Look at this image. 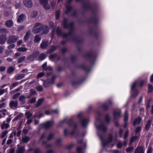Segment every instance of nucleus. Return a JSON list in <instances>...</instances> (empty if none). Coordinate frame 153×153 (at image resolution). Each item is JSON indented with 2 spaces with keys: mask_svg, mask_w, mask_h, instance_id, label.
Segmentation results:
<instances>
[{
  "mask_svg": "<svg viewBox=\"0 0 153 153\" xmlns=\"http://www.w3.org/2000/svg\"><path fill=\"white\" fill-rule=\"evenodd\" d=\"M25 150L24 148L22 147L19 148L18 150V153H23Z\"/></svg>",
  "mask_w": 153,
  "mask_h": 153,
  "instance_id": "36",
  "label": "nucleus"
},
{
  "mask_svg": "<svg viewBox=\"0 0 153 153\" xmlns=\"http://www.w3.org/2000/svg\"><path fill=\"white\" fill-rule=\"evenodd\" d=\"M23 132L25 134H26L28 132V130L27 129H24L23 130Z\"/></svg>",
  "mask_w": 153,
  "mask_h": 153,
  "instance_id": "64",
  "label": "nucleus"
},
{
  "mask_svg": "<svg viewBox=\"0 0 153 153\" xmlns=\"http://www.w3.org/2000/svg\"><path fill=\"white\" fill-rule=\"evenodd\" d=\"M46 57L45 55L44 54H42L39 56V59L41 60L44 59Z\"/></svg>",
  "mask_w": 153,
  "mask_h": 153,
  "instance_id": "30",
  "label": "nucleus"
},
{
  "mask_svg": "<svg viewBox=\"0 0 153 153\" xmlns=\"http://www.w3.org/2000/svg\"><path fill=\"white\" fill-rule=\"evenodd\" d=\"M44 75V74L42 72H41L40 73L38 74L37 76L39 78H40L43 76Z\"/></svg>",
  "mask_w": 153,
  "mask_h": 153,
  "instance_id": "52",
  "label": "nucleus"
},
{
  "mask_svg": "<svg viewBox=\"0 0 153 153\" xmlns=\"http://www.w3.org/2000/svg\"><path fill=\"white\" fill-rule=\"evenodd\" d=\"M20 94L19 92L17 93L16 94L14 95H13V99H16L19 95H20Z\"/></svg>",
  "mask_w": 153,
  "mask_h": 153,
  "instance_id": "41",
  "label": "nucleus"
},
{
  "mask_svg": "<svg viewBox=\"0 0 153 153\" xmlns=\"http://www.w3.org/2000/svg\"><path fill=\"white\" fill-rule=\"evenodd\" d=\"M7 110L4 109L2 110H0V112L2 113L4 115H5L6 114V112H7Z\"/></svg>",
  "mask_w": 153,
  "mask_h": 153,
  "instance_id": "48",
  "label": "nucleus"
},
{
  "mask_svg": "<svg viewBox=\"0 0 153 153\" xmlns=\"http://www.w3.org/2000/svg\"><path fill=\"white\" fill-rule=\"evenodd\" d=\"M136 84V82H134L133 83L131 86V92L132 94V96L134 97H136L137 95L138 94V91L137 90H134Z\"/></svg>",
  "mask_w": 153,
  "mask_h": 153,
  "instance_id": "2",
  "label": "nucleus"
},
{
  "mask_svg": "<svg viewBox=\"0 0 153 153\" xmlns=\"http://www.w3.org/2000/svg\"><path fill=\"white\" fill-rule=\"evenodd\" d=\"M21 4L19 1L18 3L15 4V6L16 9H18L21 6Z\"/></svg>",
  "mask_w": 153,
  "mask_h": 153,
  "instance_id": "46",
  "label": "nucleus"
},
{
  "mask_svg": "<svg viewBox=\"0 0 153 153\" xmlns=\"http://www.w3.org/2000/svg\"><path fill=\"white\" fill-rule=\"evenodd\" d=\"M17 39V37L15 36H10L9 37L7 43L8 44H9L15 42Z\"/></svg>",
  "mask_w": 153,
  "mask_h": 153,
  "instance_id": "5",
  "label": "nucleus"
},
{
  "mask_svg": "<svg viewBox=\"0 0 153 153\" xmlns=\"http://www.w3.org/2000/svg\"><path fill=\"white\" fill-rule=\"evenodd\" d=\"M37 14V11H34L31 14V17L32 18L35 17L36 16Z\"/></svg>",
  "mask_w": 153,
  "mask_h": 153,
  "instance_id": "38",
  "label": "nucleus"
},
{
  "mask_svg": "<svg viewBox=\"0 0 153 153\" xmlns=\"http://www.w3.org/2000/svg\"><path fill=\"white\" fill-rule=\"evenodd\" d=\"M5 91L4 89H0V95H2L4 94Z\"/></svg>",
  "mask_w": 153,
  "mask_h": 153,
  "instance_id": "53",
  "label": "nucleus"
},
{
  "mask_svg": "<svg viewBox=\"0 0 153 153\" xmlns=\"http://www.w3.org/2000/svg\"><path fill=\"white\" fill-rule=\"evenodd\" d=\"M19 84V82H16L13 83L11 86L10 87V90L12 89L13 88Z\"/></svg>",
  "mask_w": 153,
  "mask_h": 153,
  "instance_id": "34",
  "label": "nucleus"
},
{
  "mask_svg": "<svg viewBox=\"0 0 153 153\" xmlns=\"http://www.w3.org/2000/svg\"><path fill=\"white\" fill-rule=\"evenodd\" d=\"M150 80L151 82L153 83V74L151 76Z\"/></svg>",
  "mask_w": 153,
  "mask_h": 153,
  "instance_id": "63",
  "label": "nucleus"
},
{
  "mask_svg": "<svg viewBox=\"0 0 153 153\" xmlns=\"http://www.w3.org/2000/svg\"><path fill=\"white\" fill-rule=\"evenodd\" d=\"M6 68L2 66L0 67V71H3L5 70Z\"/></svg>",
  "mask_w": 153,
  "mask_h": 153,
  "instance_id": "57",
  "label": "nucleus"
},
{
  "mask_svg": "<svg viewBox=\"0 0 153 153\" xmlns=\"http://www.w3.org/2000/svg\"><path fill=\"white\" fill-rule=\"evenodd\" d=\"M128 131H126L125 133V134H124V139L125 140L127 137L128 136Z\"/></svg>",
  "mask_w": 153,
  "mask_h": 153,
  "instance_id": "51",
  "label": "nucleus"
},
{
  "mask_svg": "<svg viewBox=\"0 0 153 153\" xmlns=\"http://www.w3.org/2000/svg\"><path fill=\"white\" fill-rule=\"evenodd\" d=\"M53 134H49L48 137V140H51V139L53 137Z\"/></svg>",
  "mask_w": 153,
  "mask_h": 153,
  "instance_id": "61",
  "label": "nucleus"
},
{
  "mask_svg": "<svg viewBox=\"0 0 153 153\" xmlns=\"http://www.w3.org/2000/svg\"><path fill=\"white\" fill-rule=\"evenodd\" d=\"M27 50L26 48H19L17 51L21 52H24L26 51Z\"/></svg>",
  "mask_w": 153,
  "mask_h": 153,
  "instance_id": "29",
  "label": "nucleus"
},
{
  "mask_svg": "<svg viewBox=\"0 0 153 153\" xmlns=\"http://www.w3.org/2000/svg\"><path fill=\"white\" fill-rule=\"evenodd\" d=\"M133 149V148L132 147H128L126 149V151L127 152H131Z\"/></svg>",
  "mask_w": 153,
  "mask_h": 153,
  "instance_id": "42",
  "label": "nucleus"
},
{
  "mask_svg": "<svg viewBox=\"0 0 153 153\" xmlns=\"http://www.w3.org/2000/svg\"><path fill=\"white\" fill-rule=\"evenodd\" d=\"M18 105V101H12L9 103L10 107L13 109L17 108Z\"/></svg>",
  "mask_w": 153,
  "mask_h": 153,
  "instance_id": "3",
  "label": "nucleus"
},
{
  "mask_svg": "<svg viewBox=\"0 0 153 153\" xmlns=\"http://www.w3.org/2000/svg\"><path fill=\"white\" fill-rule=\"evenodd\" d=\"M56 31L58 35H61V30L60 29L59 27L57 28Z\"/></svg>",
  "mask_w": 153,
  "mask_h": 153,
  "instance_id": "44",
  "label": "nucleus"
},
{
  "mask_svg": "<svg viewBox=\"0 0 153 153\" xmlns=\"http://www.w3.org/2000/svg\"><path fill=\"white\" fill-rule=\"evenodd\" d=\"M141 129V128L140 127H138L136 128L135 130V132L137 133L139 132Z\"/></svg>",
  "mask_w": 153,
  "mask_h": 153,
  "instance_id": "54",
  "label": "nucleus"
},
{
  "mask_svg": "<svg viewBox=\"0 0 153 153\" xmlns=\"http://www.w3.org/2000/svg\"><path fill=\"white\" fill-rule=\"evenodd\" d=\"M48 42L47 41H45L42 42L40 45L41 48L44 49L46 48L48 45Z\"/></svg>",
  "mask_w": 153,
  "mask_h": 153,
  "instance_id": "13",
  "label": "nucleus"
},
{
  "mask_svg": "<svg viewBox=\"0 0 153 153\" xmlns=\"http://www.w3.org/2000/svg\"><path fill=\"white\" fill-rule=\"evenodd\" d=\"M30 34V31H28L27 32L25 35L24 37V40L25 41H27Z\"/></svg>",
  "mask_w": 153,
  "mask_h": 153,
  "instance_id": "18",
  "label": "nucleus"
},
{
  "mask_svg": "<svg viewBox=\"0 0 153 153\" xmlns=\"http://www.w3.org/2000/svg\"><path fill=\"white\" fill-rule=\"evenodd\" d=\"M23 3L27 7H31L33 6V2L31 0H24Z\"/></svg>",
  "mask_w": 153,
  "mask_h": 153,
  "instance_id": "6",
  "label": "nucleus"
},
{
  "mask_svg": "<svg viewBox=\"0 0 153 153\" xmlns=\"http://www.w3.org/2000/svg\"><path fill=\"white\" fill-rule=\"evenodd\" d=\"M41 40L40 37L38 35H36L34 38V40L36 42H39Z\"/></svg>",
  "mask_w": 153,
  "mask_h": 153,
  "instance_id": "27",
  "label": "nucleus"
},
{
  "mask_svg": "<svg viewBox=\"0 0 153 153\" xmlns=\"http://www.w3.org/2000/svg\"><path fill=\"white\" fill-rule=\"evenodd\" d=\"M16 46V45L14 44H11L7 47V48L8 49H11L14 48Z\"/></svg>",
  "mask_w": 153,
  "mask_h": 153,
  "instance_id": "43",
  "label": "nucleus"
},
{
  "mask_svg": "<svg viewBox=\"0 0 153 153\" xmlns=\"http://www.w3.org/2000/svg\"><path fill=\"white\" fill-rule=\"evenodd\" d=\"M25 99L26 97L25 96L22 95L19 97V100L22 104H24L25 102Z\"/></svg>",
  "mask_w": 153,
  "mask_h": 153,
  "instance_id": "14",
  "label": "nucleus"
},
{
  "mask_svg": "<svg viewBox=\"0 0 153 153\" xmlns=\"http://www.w3.org/2000/svg\"><path fill=\"white\" fill-rule=\"evenodd\" d=\"M14 70V68L13 67H10L8 68L7 70V72L8 73H10L12 72Z\"/></svg>",
  "mask_w": 153,
  "mask_h": 153,
  "instance_id": "32",
  "label": "nucleus"
},
{
  "mask_svg": "<svg viewBox=\"0 0 153 153\" xmlns=\"http://www.w3.org/2000/svg\"><path fill=\"white\" fill-rule=\"evenodd\" d=\"M122 144L121 143L119 142L117 144V147L118 148H120L121 147Z\"/></svg>",
  "mask_w": 153,
  "mask_h": 153,
  "instance_id": "55",
  "label": "nucleus"
},
{
  "mask_svg": "<svg viewBox=\"0 0 153 153\" xmlns=\"http://www.w3.org/2000/svg\"><path fill=\"white\" fill-rule=\"evenodd\" d=\"M141 119L140 117H138L136 119L134 122L133 125L135 126L136 124H139L141 121Z\"/></svg>",
  "mask_w": 153,
  "mask_h": 153,
  "instance_id": "17",
  "label": "nucleus"
},
{
  "mask_svg": "<svg viewBox=\"0 0 153 153\" xmlns=\"http://www.w3.org/2000/svg\"><path fill=\"white\" fill-rule=\"evenodd\" d=\"M60 14V12L59 10H57L55 16L56 18V19H58Z\"/></svg>",
  "mask_w": 153,
  "mask_h": 153,
  "instance_id": "40",
  "label": "nucleus"
},
{
  "mask_svg": "<svg viewBox=\"0 0 153 153\" xmlns=\"http://www.w3.org/2000/svg\"><path fill=\"white\" fill-rule=\"evenodd\" d=\"M13 24V22L11 20H8L5 23V25L8 27H11Z\"/></svg>",
  "mask_w": 153,
  "mask_h": 153,
  "instance_id": "11",
  "label": "nucleus"
},
{
  "mask_svg": "<svg viewBox=\"0 0 153 153\" xmlns=\"http://www.w3.org/2000/svg\"><path fill=\"white\" fill-rule=\"evenodd\" d=\"M22 139L24 143H27L29 141V138L27 137H23Z\"/></svg>",
  "mask_w": 153,
  "mask_h": 153,
  "instance_id": "35",
  "label": "nucleus"
},
{
  "mask_svg": "<svg viewBox=\"0 0 153 153\" xmlns=\"http://www.w3.org/2000/svg\"><path fill=\"white\" fill-rule=\"evenodd\" d=\"M83 149L81 147H78L76 150L77 153H83Z\"/></svg>",
  "mask_w": 153,
  "mask_h": 153,
  "instance_id": "31",
  "label": "nucleus"
},
{
  "mask_svg": "<svg viewBox=\"0 0 153 153\" xmlns=\"http://www.w3.org/2000/svg\"><path fill=\"white\" fill-rule=\"evenodd\" d=\"M152 151V147H149L147 153H151Z\"/></svg>",
  "mask_w": 153,
  "mask_h": 153,
  "instance_id": "58",
  "label": "nucleus"
},
{
  "mask_svg": "<svg viewBox=\"0 0 153 153\" xmlns=\"http://www.w3.org/2000/svg\"><path fill=\"white\" fill-rule=\"evenodd\" d=\"M40 1L45 9L48 10L50 9V7L48 3L47 0H40Z\"/></svg>",
  "mask_w": 153,
  "mask_h": 153,
  "instance_id": "4",
  "label": "nucleus"
},
{
  "mask_svg": "<svg viewBox=\"0 0 153 153\" xmlns=\"http://www.w3.org/2000/svg\"><path fill=\"white\" fill-rule=\"evenodd\" d=\"M153 91V86L150 85L149 84L148 85V92L149 93H150Z\"/></svg>",
  "mask_w": 153,
  "mask_h": 153,
  "instance_id": "26",
  "label": "nucleus"
},
{
  "mask_svg": "<svg viewBox=\"0 0 153 153\" xmlns=\"http://www.w3.org/2000/svg\"><path fill=\"white\" fill-rule=\"evenodd\" d=\"M25 18V15L23 14L20 15L18 17L17 22H21Z\"/></svg>",
  "mask_w": 153,
  "mask_h": 153,
  "instance_id": "21",
  "label": "nucleus"
},
{
  "mask_svg": "<svg viewBox=\"0 0 153 153\" xmlns=\"http://www.w3.org/2000/svg\"><path fill=\"white\" fill-rule=\"evenodd\" d=\"M12 140L11 139H8L7 142V144L8 145L12 143Z\"/></svg>",
  "mask_w": 153,
  "mask_h": 153,
  "instance_id": "56",
  "label": "nucleus"
},
{
  "mask_svg": "<svg viewBox=\"0 0 153 153\" xmlns=\"http://www.w3.org/2000/svg\"><path fill=\"white\" fill-rule=\"evenodd\" d=\"M6 106V103H3L0 104V109L4 108Z\"/></svg>",
  "mask_w": 153,
  "mask_h": 153,
  "instance_id": "49",
  "label": "nucleus"
},
{
  "mask_svg": "<svg viewBox=\"0 0 153 153\" xmlns=\"http://www.w3.org/2000/svg\"><path fill=\"white\" fill-rule=\"evenodd\" d=\"M56 76H53L52 77V80L51 81H49L48 80H47L45 81L44 82V86L47 87L48 86V84L49 83H53V80L56 78Z\"/></svg>",
  "mask_w": 153,
  "mask_h": 153,
  "instance_id": "8",
  "label": "nucleus"
},
{
  "mask_svg": "<svg viewBox=\"0 0 153 153\" xmlns=\"http://www.w3.org/2000/svg\"><path fill=\"white\" fill-rule=\"evenodd\" d=\"M151 124V121L150 120H149L146 123L145 126V128L146 130H148L150 128Z\"/></svg>",
  "mask_w": 153,
  "mask_h": 153,
  "instance_id": "23",
  "label": "nucleus"
},
{
  "mask_svg": "<svg viewBox=\"0 0 153 153\" xmlns=\"http://www.w3.org/2000/svg\"><path fill=\"white\" fill-rule=\"evenodd\" d=\"M32 122V120H31V119H29L27 121L26 124L29 125Z\"/></svg>",
  "mask_w": 153,
  "mask_h": 153,
  "instance_id": "59",
  "label": "nucleus"
},
{
  "mask_svg": "<svg viewBox=\"0 0 153 153\" xmlns=\"http://www.w3.org/2000/svg\"><path fill=\"white\" fill-rule=\"evenodd\" d=\"M115 119H117L120 117V111H115L114 114Z\"/></svg>",
  "mask_w": 153,
  "mask_h": 153,
  "instance_id": "12",
  "label": "nucleus"
},
{
  "mask_svg": "<svg viewBox=\"0 0 153 153\" xmlns=\"http://www.w3.org/2000/svg\"><path fill=\"white\" fill-rule=\"evenodd\" d=\"M43 101V100L41 98L39 99L37 103V106H39L42 102Z\"/></svg>",
  "mask_w": 153,
  "mask_h": 153,
  "instance_id": "39",
  "label": "nucleus"
},
{
  "mask_svg": "<svg viewBox=\"0 0 153 153\" xmlns=\"http://www.w3.org/2000/svg\"><path fill=\"white\" fill-rule=\"evenodd\" d=\"M4 48L2 47H0V53H2L4 51Z\"/></svg>",
  "mask_w": 153,
  "mask_h": 153,
  "instance_id": "62",
  "label": "nucleus"
},
{
  "mask_svg": "<svg viewBox=\"0 0 153 153\" xmlns=\"http://www.w3.org/2000/svg\"><path fill=\"white\" fill-rule=\"evenodd\" d=\"M26 57L25 56H23L21 58H20L17 61V62L18 63H21L22 62L24 61V60L25 59Z\"/></svg>",
  "mask_w": 153,
  "mask_h": 153,
  "instance_id": "25",
  "label": "nucleus"
},
{
  "mask_svg": "<svg viewBox=\"0 0 153 153\" xmlns=\"http://www.w3.org/2000/svg\"><path fill=\"white\" fill-rule=\"evenodd\" d=\"M8 132L7 131H5L3 132L1 135V138H4L5 136L7 134Z\"/></svg>",
  "mask_w": 153,
  "mask_h": 153,
  "instance_id": "33",
  "label": "nucleus"
},
{
  "mask_svg": "<svg viewBox=\"0 0 153 153\" xmlns=\"http://www.w3.org/2000/svg\"><path fill=\"white\" fill-rule=\"evenodd\" d=\"M36 100V99L35 98H33L31 99L30 101L29 102L31 103H33Z\"/></svg>",
  "mask_w": 153,
  "mask_h": 153,
  "instance_id": "50",
  "label": "nucleus"
},
{
  "mask_svg": "<svg viewBox=\"0 0 153 153\" xmlns=\"http://www.w3.org/2000/svg\"><path fill=\"white\" fill-rule=\"evenodd\" d=\"M134 153H144L143 147L142 146L137 147L135 149Z\"/></svg>",
  "mask_w": 153,
  "mask_h": 153,
  "instance_id": "7",
  "label": "nucleus"
},
{
  "mask_svg": "<svg viewBox=\"0 0 153 153\" xmlns=\"http://www.w3.org/2000/svg\"><path fill=\"white\" fill-rule=\"evenodd\" d=\"M6 40V37L5 35H2L0 36V43L4 44Z\"/></svg>",
  "mask_w": 153,
  "mask_h": 153,
  "instance_id": "10",
  "label": "nucleus"
},
{
  "mask_svg": "<svg viewBox=\"0 0 153 153\" xmlns=\"http://www.w3.org/2000/svg\"><path fill=\"white\" fill-rule=\"evenodd\" d=\"M42 30L44 31V34H47L49 32L48 28L47 26H43L40 23L36 24V26L33 28L32 31L34 33H36L40 32Z\"/></svg>",
  "mask_w": 153,
  "mask_h": 153,
  "instance_id": "1",
  "label": "nucleus"
},
{
  "mask_svg": "<svg viewBox=\"0 0 153 153\" xmlns=\"http://www.w3.org/2000/svg\"><path fill=\"white\" fill-rule=\"evenodd\" d=\"M47 65V62H45V64H43L42 65V68L45 70H51L52 68L51 67H46Z\"/></svg>",
  "mask_w": 153,
  "mask_h": 153,
  "instance_id": "19",
  "label": "nucleus"
},
{
  "mask_svg": "<svg viewBox=\"0 0 153 153\" xmlns=\"http://www.w3.org/2000/svg\"><path fill=\"white\" fill-rule=\"evenodd\" d=\"M128 112L127 111H125V115L124 117V121L126 122V121L128 119Z\"/></svg>",
  "mask_w": 153,
  "mask_h": 153,
  "instance_id": "37",
  "label": "nucleus"
},
{
  "mask_svg": "<svg viewBox=\"0 0 153 153\" xmlns=\"http://www.w3.org/2000/svg\"><path fill=\"white\" fill-rule=\"evenodd\" d=\"M39 54V52L38 51H36L34 52L33 54V55L34 57L37 56Z\"/></svg>",
  "mask_w": 153,
  "mask_h": 153,
  "instance_id": "47",
  "label": "nucleus"
},
{
  "mask_svg": "<svg viewBox=\"0 0 153 153\" xmlns=\"http://www.w3.org/2000/svg\"><path fill=\"white\" fill-rule=\"evenodd\" d=\"M25 115L27 119L30 118L32 115V114L30 111L26 112L25 113Z\"/></svg>",
  "mask_w": 153,
  "mask_h": 153,
  "instance_id": "24",
  "label": "nucleus"
},
{
  "mask_svg": "<svg viewBox=\"0 0 153 153\" xmlns=\"http://www.w3.org/2000/svg\"><path fill=\"white\" fill-rule=\"evenodd\" d=\"M9 126V124L6 123L4 121L3 122L1 126V128L2 129H4V128L7 129L8 128Z\"/></svg>",
  "mask_w": 153,
  "mask_h": 153,
  "instance_id": "16",
  "label": "nucleus"
},
{
  "mask_svg": "<svg viewBox=\"0 0 153 153\" xmlns=\"http://www.w3.org/2000/svg\"><path fill=\"white\" fill-rule=\"evenodd\" d=\"M36 89L37 90L39 91H42L43 89L42 86L40 85L37 86L36 87Z\"/></svg>",
  "mask_w": 153,
  "mask_h": 153,
  "instance_id": "45",
  "label": "nucleus"
},
{
  "mask_svg": "<svg viewBox=\"0 0 153 153\" xmlns=\"http://www.w3.org/2000/svg\"><path fill=\"white\" fill-rule=\"evenodd\" d=\"M30 93L31 95H34L36 94V91L34 90H31L30 91Z\"/></svg>",
  "mask_w": 153,
  "mask_h": 153,
  "instance_id": "60",
  "label": "nucleus"
},
{
  "mask_svg": "<svg viewBox=\"0 0 153 153\" xmlns=\"http://www.w3.org/2000/svg\"><path fill=\"white\" fill-rule=\"evenodd\" d=\"M8 33V30L6 29L1 28L0 29V34L3 33Z\"/></svg>",
  "mask_w": 153,
  "mask_h": 153,
  "instance_id": "28",
  "label": "nucleus"
},
{
  "mask_svg": "<svg viewBox=\"0 0 153 153\" xmlns=\"http://www.w3.org/2000/svg\"><path fill=\"white\" fill-rule=\"evenodd\" d=\"M53 123V121H48L43 124L44 127L46 128H48L51 127Z\"/></svg>",
  "mask_w": 153,
  "mask_h": 153,
  "instance_id": "9",
  "label": "nucleus"
},
{
  "mask_svg": "<svg viewBox=\"0 0 153 153\" xmlns=\"http://www.w3.org/2000/svg\"><path fill=\"white\" fill-rule=\"evenodd\" d=\"M97 128L99 130H101L103 131H105L106 129V127L104 124L100 125L99 126L97 127Z\"/></svg>",
  "mask_w": 153,
  "mask_h": 153,
  "instance_id": "15",
  "label": "nucleus"
},
{
  "mask_svg": "<svg viewBox=\"0 0 153 153\" xmlns=\"http://www.w3.org/2000/svg\"><path fill=\"white\" fill-rule=\"evenodd\" d=\"M25 75L23 74H20L17 75L16 78V79L19 80L25 77Z\"/></svg>",
  "mask_w": 153,
  "mask_h": 153,
  "instance_id": "20",
  "label": "nucleus"
},
{
  "mask_svg": "<svg viewBox=\"0 0 153 153\" xmlns=\"http://www.w3.org/2000/svg\"><path fill=\"white\" fill-rule=\"evenodd\" d=\"M89 122L88 119H84L82 121V124L83 127H85Z\"/></svg>",
  "mask_w": 153,
  "mask_h": 153,
  "instance_id": "22",
  "label": "nucleus"
}]
</instances>
